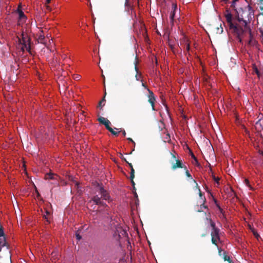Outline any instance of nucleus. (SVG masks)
Masks as SVG:
<instances>
[{
  "mask_svg": "<svg viewBox=\"0 0 263 263\" xmlns=\"http://www.w3.org/2000/svg\"><path fill=\"white\" fill-rule=\"evenodd\" d=\"M4 246H7V248H8V246L7 245V243L6 242L5 237H1L0 238V252L2 250V247Z\"/></svg>",
  "mask_w": 263,
  "mask_h": 263,
  "instance_id": "obj_12",
  "label": "nucleus"
},
{
  "mask_svg": "<svg viewBox=\"0 0 263 263\" xmlns=\"http://www.w3.org/2000/svg\"><path fill=\"white\" fill-rule=\"evenodd\" d=\"M185 170H186L185 174H186V176L188 177L189 178L192 179V176L190 174V173H189V171L186 168Z\"/></svg>",
  "mask_w": 263,
  "mask_h": 263,
  "instance_id": "obj_30",
  "label": "nucleus"
},
{
  "mask_svg": "<svg viewBox=\"0 0 263 263\" xmlns=\"http://www.w3.org/2000/svg\"><path fill=\"white\" fill-rule=\"evenodd\" d=\"M76 238L78 240H80L82 238V237L80 235V233H79V231H78L76 234Z\"/></svg>",
  "mask_w": 263,
  "mask_h": 263,
  "instance_id": "obj_26",
  "label": "nucleus"
},
{
  "mask_svg": "<svg viewBox=\"0 0 263 263\" xmlns=\"http://www.w3.org/2000/svg\"><path fill=\"white\" fill-rule=\"evenodd\" d=\"M125 8H127L128 6V0H125Z\"/></svg>",
  "mask_w": 263,
  "mask_h": 263,
  "instance_id": "obj_39",
  "label": "nucleus"
},
{
  "mask_svg": "<svg viewBox=\"0 0 263 263\" xmlns=\"http://www.w3.org/2000/svg\"><path fill=\"white\" fill-rule=\"evenodd\" d=\"M224 260H227L229 261V263H232V261L230 259L229 256H228L227 255H225L224 257Z\"/></svg>",
  "mask_w": 263,
  "mask_h": 263,
  "instance_id": "obj_29",
  "label": "nucleus"
},
{
  "mask_svg": "<svg viewBox=\"0 0 263 263\" xmlns=\"http://www.w3.org/2000/svg\"><path fill=\"white\" fill-rule=\"evenodd\" d=\"M25 49H26L29 53L31 54L30 44L27 45L26 46H22L21 48V50L23 52H24Z\"/></svg>",
  "mask_w": 263,
  "mask_h": 263,
  "instance_id": "obj_13",
  "label": "nucleus"
},
{
  "mask_svg": "<svg viewBox=\"0 0 263 263\" xmlns=\"http://www.w3.org/2000/svg\"><path fill=\"white\" fill-rule=\"evenodd\" d=\"M137 64H138V62L137 61H135V71H136V74L135 76V78L136 79L137 81H140L141 82H142V74L141 72H139V70H138V68L137 67Z\"/></svg>",
  "mask_w": 263,
  "mask_h": 263,
  "instance_id": "obj_8",
  "label": "nucleus"
},
{
  "mask_svg": "<svg viewBox=\"0 0 263 263\" xmlns=\"http://www.w3.org/2000/svg\"><path fill=\"white\" fill-rule=\"evenodd\" d=\"M205 236V234H202V235H201V236H202V237H204Z\"/></svg>",
  "mask_w": 263,
  "mask_h": 263,
  "instance_id": "obj_49",
  "label": "nucleus"
},
{
  "mask_svg": "<svg viewBox=\"0 0 263 263\" xmlns=\"http://www.w3.org/2000/svg\"><path fill=\"white\" fill-rule=\"evenodd\" d=\"M122 132L123 136L124 137H125V136H126V132H125V131L124 130H123L122 131Z\"/></svg>",
  "mask_w": 263,
  "mask_h": 263,
  "instance_id": "obj_42",
  "label": "nucleus"
},
{
  "mask_svg": "<svg viewBox=\"0 0 263 263\" xmlns=\"http://www.w3.org/2000/svg\"><path fill=\"white\" fill-rule=\"evenodd\" d=\"M130 179L132 185L134 187H135V182L134 181V179Z\"/></svg>",
  "mask_w": 263,
  "mask_h": 263,
  "instance_id": "obj_35",
  "label": "nucleus"
},
{
  "mask_svg": "<svg viewBox=\"0 0 263 263\" xmlns=\"http://www.w3.org/2000/svg\"><path fill=\"white\" fill-rule=\"evenodd\" d=\"M18 14L20 18H22L25 16L24 12L22 10L18 11Z\"/></svg>",
  "mask_w": 263,
  "mask_h": 263,
  "instance_id": "obj_24",
  "label": "nucleus"
},
{
  "mask_svg": "<svg viewBox=\"0 0 263 263\" xmlns=\"http://www.w3.org/2000/svg\"><path fill=\"white\" fill-rule=\"evenodd\" d=\"M245 181L246 185L248 186H250L249 181L248 179H246L245 180Z\"/></svg>",
  "mask_w": 263,
  "mask_h": 263,
  "instance_id": "obj_34",
  "label": "nucleus"
},
{
  "mask_svg": "<svg viewBox=\"0 0 263 263\" xmlns=\"http://www.w3.org/2000/svg\"><path fill=\"white\" fill-rule=\"evenodd\" d=\"M263 124V120L261 119H259L256 123H255V128L257 130H261L263 129L262 126Z\"/></svg>",
  "mask_w": 263,
  "mask_h": 263,
  "instance_id": "obj_11",
  "label": "nucleus"
},
{
  "mask_svg": "<svg viewBox=\"0 0 263 263\" xmlns=\"http://www.w3.org/2000/svg\"><path fill=\"white\" fill-rule=\"evenodd\" d=\"M107 130H109L112 135L116 136H118L119 133L121 132V131H119L118 132H116L110 127L108 128Z\"/></svg>",
  "mask_w": 263,
  "mask_h": 263,
  "instance_id": "obj_16",
  "label": "nucleus"
},
{
  "mask_svg": "<svg viewBox=\"0 0 263 263\" xmlns=\"http://www.w3.org/2000/svg\"><path fill=\"white\" fill-rule=\"evenodd\" d=\"M213 179L218 184H219V178L218 177H216L215 176L213 175Z\"/></svg>",
  "mask_w": 263,
  "mask_h": 263,
  "instance_id": "obj_28",
  "label": "nucleus"
},
{
  "mask_svg": "<svg viewBox=\"0 0 263 263\" xmlns=\"http://www.w3.org/2000/svg\"><path fill=\"white\" fill-rule=\"evenodd\" d=\"M194 182L196 183V186L198 189V190H199V196L200 197H201L202 196V192L199 188V186H198V183H197V182L195 180H194Z\"/></svg>",
  "mask_w": 263,
  "mask_h": 263,
  "instance_id": "obj_21",
  "label": "nucleus"
},
{
  "mask_svg": "<svg viewBox=\"0 0 263 263\" xmlns=\"http://www.w3.org/2000/svg\"><path fill=\"white\" fill-rule=\"evenodd\" d=\"M47 9L49 10V11H50L51 10V8H50L49 6H47Z\"/></svg>",
  "mask_w": 263,
  "mask_h": 263,
  "instance_id": "obj_45",
  "label": "nucleus"
},
{
  "mask_svg": "<svg viewBox=\"0 0 263 263\" xmlns=\"http://www.w3.org/2000/svg\"><path fill=\"white\" fill-rule=\"evenodd\" d=\"M135 177V170L134 168L130 169V179H134Z\"/></svg>",
  "mask_w": 263,
  "mask_h": 263,
  "instance_id": "obj_19",
  "label": "nucleus"
},
{
  "mask_svg": "<svg viewBox=\"0 0 263 263\" xmlns=\"http://www.w3.org/2000/svg\"><path fill=\"white\" fill-rule=\"evenodd\" d=\"M127 163H128V165L129 166V167H130V169L133 168V165L132 163H129L128 162H127Z\"/></svg>",
  "mask_w": 263,
  "mask_h": 263,
  "instance_id": "obj_41",
  "label": "nucleus"
},
{
  "mask_svg": "<svg viewBox=\"0 0 263 263\" xmlns=\"http://www.w3.org/2000/svg\"><path fill=\"white\" fill-rule=\"evenodd\" d=\"M106 95V91H105V95H104V98H103V99H102L101 101H100V102H99V106L100 107H102V103H103V102L105 101V97ZM104 104L103 105V106H104Z\"/></svg>",
  "mask_w": 263,
  "mask_h": 263,
  "instance_id": "obj_23",
  "label": "nucleus"
},
{
  "mask_svg": "<svg viewBox=\"0 0 263 263\" xmlns=\"http://www.w3.org/2000/svg\"><path fill=\"white\" fill-rule=\"evenodd\" d=\"M81 76L79 74H74L73 78L76 80H79L80 79Z\"/></svg>",
  "mask_w": 263,
  "mask_h": 263,
  "instance_id": "obj_27",
  "label": "nucleus"
},
{
  "mask_svg": "<svg viewBox=\"0 0 263 263\" xmlns=\"http://www.w3.org/2000/svg\"><path fill=\"white\" fill-rule=\"evenodd\" d=\"M176 163L173 164L172 166V168L174 170L177 169V168H184V169H186V166H184V165H183L182 163V161L181 160H176Z\"/></svg>",
  "mask_w": 263,
  "mask_h": 263,
  "instance_id": "obj_9",
  "label": "nucleus"
},
{
  "mask_svg": "<svg viewBox=\"0 0 263 263\" xmlns=\"http://www.w3.org/2000/svg\"><path fill=\"white\" fill-rule=\"evenodd\" d=\"M135 196L136 198H138V195L136 193H135Z\"/></svg>",
  "mask_w": 263,
  "mask_h": 263,
  "instance_id": "obj_48",
  "label": "nucleus"
},
{
  "mask_svg": "<svg viewBox=\"0 0 263 263\" xmlns=\"http://www.w3.org/2000/svg\"><path fill=\"white\" fill-rule=\"evenodd\" d=\"M209 221L211 227L212 228V232L211 233V241L213 245L218 246L217 242L220 241L219 232L220 230L216 227V224L214 221L211 218H206Z\"/></svg>",
  "mask_w": 263,
  "mask_h": 263,
  "instance_id": "obj_2",
  "label": "nucleus"
},
{
  "mask_svg": "<svg viewBox=\"0 0 263 263\" xmlns=\"http://www.w3.org/2000/svg\"><path fill=\"white\" fill-rule=\"evenodd\" d=\"M101 197H99L98 195L94 196L91 200L95 203L96 205H100V206H107V205L101 200Z\"/></svg>",
  "mask_w": 263,
  "mask_h": 263,
  "instance_id": "obj_6",
  "label": "nucleus"
},
{
  "mask_svg": "<svg viewBox=\"0 0 263 263\" xmlns=\"http://www.w3.org/2000/svg\"><path fill=\"white\" fill-rule=\"evenodd\" d=\"M223 1H225L226 3H228V0H223Z\"/></svg>",
  "mask_w": 263,
  "mask_h": 263,
  "instance_id": "obj_50",
  "label": "nucleus"
},
{
  "mask_svg": "<svg viewBox=\"0 0 263 263\" xmlns=\"http://www.w3.org/2000/svg\"><path fill=\"white\" fill-rule=\"evenodd\" d=\"M228 13L225 14L227 22L228 24L230 29L235 33L238 37H239L243 33H249L250 36H251V30L249 26H248L247 21L245 20L242 15L237 14L236 16L237 21L241 24L242 27L238 26L237 24H235L232 22V15L231 13L227 11Z\"/></svg>",
  "mask_w": 263,
  "mask_h": 263,
  "instance_id": "obj_1",
  "label": "nucleus"
},
{
  "mask_svg": "<svg viewBox=\"0 0 263 263\" xmlns=\"http://www.w3.org/2000/svg\"><path fill=\"white\" fill-rule=\"evenodd\" d=\"M259 2L261 5H262V7L260 8V10L263 11V0H259Z\"/></svg>",
  "mask_w": 263,
  "mask_h": 263,
  "instance_id": "obj_38",
  "label": "nucleus"
},
{
  "mask_svg": "<svg viewBox=\"0 0 263 263\" xmlns=\"http://www.w3.org/2000/svg\"><path fill=\"white\" fill-rule=\"evenodd\" d=\"M75 185H76V186H78V185H79V184H78V183L77 182H76L75 183Z\"/></svg>",
  "mask_w": 263,
  "mask_h": 263,
  "instance_id": "obj_47",
  "label": "nucleus"
},
{
  "mask_svg": "<svg viewBox=\"0 0 263 263\" xmlns=\"http://www.w3.org/2000/svg\"><path fill=\"white\" fill-rule=\"evenodd\" d=\"M192 157L194 159V161L195 162L196 165L199 166V163H198L197 158L195 156V155L193 153L192 154Z\"/></svg>",
  "mask_w": 263,
  "mask_h": 263,
  "instance_id": "obj_22",
  "label": "nucleus"
},
{
  "mask_svg": "<svg viewBox=\"0 0 263 263\" xmlns=\"http://www.w3.org/2000/svg\"><path fill=\"white\" fill-rule=\"evenodd\" d=\"M127 140H129V141H131L134 144V146H135V142L133 141V140L132 138H128Z\"/></svg>",
  "mask_w": 263,
  "mask_h": 263,
  "instance_id": "obj_36",
  "label": "nucleus"
},
{
  "mask_svg": "<svg viewBox=\"0 0 263 263\" xmlns=\"http://www.w3.org/2000/svg\"><path fill=\"white\" fill-rule=\"evenodd\" d=\"M46 215L48 216L50 214V213L48 211H46Z\"/></svg>",
  "mask_w": 263,
  "mask_h": 263,
  "instance_id": "obj_44",
  "label": "nucleus"
},
{
  "mask_svg": "<svg viewBox=\"0 0 263 263\" xmlns=\"http://www.w3.org/2000/svg\"><path fill=\"white\" fill-rule=\"evenodd\" d=\"M214 201H215V203L216 204V206L218 208V209L220 214L222 215V217L225 218L226 217H225V215H224V212L223 211L222 209L221 208L220 205L218 204L217 203V201H216V199H214Z\"/></svg>",
  "mask_w": 263,
  "mask_h": 263,
  "instance_id": "obj_14",
  "label": "nucleus"
},
{
  "mask_svg": "<svg viewBox=\"0 0 263 263\" xmlns=\"http://www.w3.org/2000/svg\"><path fill=\"white\" fill-rule=\"evenodd\" d=\"M253 71L257 74L258 77L259 78L260 77V73L256 66H254Z\"/></svg>",
  "mask_w": 263,
  "mask_h": 263,
  "instance_id": "obj_18",
  "label": "nucleus"
},
{
  "mask_svg": "<svg viewBox=\"0 0 263 263\" xmlns=\"http://www.w3.org/2000/svg\"><path fill=\"white\" fill-rule=\"evenodd\" d=\"M172 157H173V158H174V159H176V156H175L174 154H172Z\"/></svg>",
  "mask_w": 263,
  "mask_h": 263,
  "instance_id": "obj_46",
  "label": "nucleus"
},
{
  "mask_svg": "<svg viewBox=\"0 0 263 263\" xmlns=\"http://www.w3.org/2000/svg\"><path fill=\"white\" fill-rule=\"evenodd\" d=\"M98 120L100 123L104 125L107 129L108 128L110 127V124H111V123L108 119L102 117H100L98 119Z\"/></svg>",
  "mask_w": 263,
  "mask_h": 263,
  "instance_id": "obj_7",
  "label": "nucleus"
},
{
  "mask_svg": "<svg viewBox=\"0 0 263 263\" xmlns=\"http://www.w3.org/2000/svg\"><path fill=\"white\" fill-rule=\"evenodd\" d=\"M238 1V0H233L232 2H231V6L230 7L232 8L233 9H235V4L236 2Z\"/></svg>",
  "mask_w": 263,
  "mask_h": 263,
  "instance_id": "obj_20",
  "label": "nucleus"
},
{
  "mask_svg": "<svg viewBox=\"0 0 263 263\" xmlns=\"http://www.w3.org/2000/svg\"><path fill=\"white\" fill-rule=\"evenodd\" d=\"M205 198H204V201H203V203L200 205V209H197L196 211L198 212H202V208H204V209H208V206L206 205H204V202H205Z\"/></svg>",
  "mask_w": 263,
  "mask_h": 263,
  "instance_id": "obj_15",
  "label": "nucleus"
},
{
  "mask_svg": "<svg viewBox=\"0 0 263 263\" xmlns=\"http://www.w3.org/2000/svg\"><path fill=\"white\" fill-rule=\"evenodd\" d=\"M1 237H5L4 230L2 227L0 228V238Z\"/></svg>",
  "mask_w": 263,
  "mask_h": 263,
  "instance_id": "obj_25",
  "label": "nucleus"
},
{
  "mask_svg": "<svg viewBox=\"0 0 263 263\" xmlns=\"http://www.w3.org/2000/svg\"><path fill=\"white\" fill-rule=\"evenodd\" d=\"M18 41L22 46H26L27 45L30 44L31 39L27 34L25 33L23 31L21 33V37H17Z\"/></svg>",
  "mask_w": 263,
  "mask_h": 263,
  "instance_id": "obj_3",
  "label": "nucleus"
},
{
  "mask_svg": "<svg viewBox=\"0 0 263 263\" xmlns=\"http://www.w3.org/2000/svg\"><path fill=\"white\" fill-rule=\"evenodd\" d=\"M120 155H121V159H122V160H123L124 161H125L127 163L128 161H127V160H126V159L123 157V156L122 155V154H120Z\"/></svg>",
  "mask_w": 263,
  "mask_h": 263,
  "instance_id": "obj_37",
  "label": "nucleus"
},
{
  "mask_svg": "<svg viewBox=\"0 0 263 263\" xmlns=\"http://www.w3.org/2000/svg\"><path fill=\"white\" fill-rule=\"evenodd\" d=\"M51 0H46V4H49Z\"/></svg>",
  "mask_w": 263,
  "mask_h": 263,
  "instance_id": "obj_43",
  "label": "nucleus"
},
{
  "mask_svg": "<svg viewBox=\"0 0 263 263\" xmlns=\"http://www.w3.org/2000/svg\"><path fill=\"white\" fill-rule=\"evenodd\" d=\"M190 49V44H187L186 45V50L189 51Z\"/></svg>",
  "mask_w": 263,
  "mask_h": 263,
  "instance_id": "obj_40",
  "label": "nucleus"
},
{
  "mask_svg": "<svg viewBox=\"0 0 263 263\" xmlns=\"http://www.w3.org/2000/svg\"><path fill=\"white\" fill-rule=\"evenodd\" d=\"M99 193L101 194V198H103L104 200H107L109 199L110 196L107 192L106 190H104V189L102 186H99Z\"/></svg>",
  "mask_w": 263,
  "mask_h": 263,
  "instance_id": "obj_4",
  "label": "nucleus"
},
{
  "mask_svg": "<svg viewBox=\"0 0 263 263\" xmlns=\"http://www.w3.org/2000/svg\"><path fill=\"white\" fill-rule=\"evenodd\" d=\"M223 32V28L221 27V25H220V27H217L216 28V33L221 34Z\"/></svg>",
  "mask_w": 263,
  "mask_h": 263,
  "instance_id": "obj_17",
  "label": "nucleus"
},
{
  "mask_svg": "<svg viewBox=\"0 0 263 263\" xmlns=\"http://www.w3.org/2000/svg\"><path fill=\"white\" fill-rule=\"evenodd\" d=\"M58 176L53 173H47L45 175V179H51V180H58Z\"/></svg>",
  "mask_w": 263,
  "mask_h": 263,
  "instance_id": "obj_10",
  "label": "nucleus"
},
{
  "mask_svg": "<svg viewBox=\"0 0 263 263\" xmlns=\"http://www.w3.org/2000/svg\"><path fill=\"white\" fill-rule=\"evenodd\" d=\"M174 15H175L174 12H172L170 14V18L171 20H173L174 19Z\"/></svg>",
  "mask_w": 263,
  "mask_h": 263,
  "instance_id": "obj_32",
  "label": "nucleus"
},
{
  "mask_svg": "<svg viewBox=\"0 0 263 263\" xmlns=\"http://www.w3.org/2000/svg\"><path fill=\"white\" fill-rule=\"evenodd\" d=\"M142 86L145 89H146L147 90L149 89L147 87V86L143 82H142Z\"/></svg>",
  "mask_w": 263,
  "mask_h": 263,
  "instance_id": "obj_33",
  "label": "nucleus"
},
{
  "mask_svg": "<svg viewBox=\"0 0 263 263\" xmlns=\"http://www.w3.org/2000/svg\"><path fill=\"white\" fill-rule=\"evenodd\" d=\"M262 36H263V31L261 33Z\"/></svg>",
  "mask_w": 263,
  "mask_h": 263,
  "instance_id": "obj_51",
  "label": "nucleus"
},
{
  "mask_svg": "<svg viewBox=\"0 0 263 263\" xmlns=\"http://www.w3.org/2000/svg\"><path fill=\"white\" fill-rule=\"evenodd\" d=\"M148 91L149 92L148 95V102L151 104V106L152 107V109L153 110H155V102L156 101L155 98L154 97V93L150 90L149 89H148Z\"/></svg>",
  "mask_w": 263,
  "mask_h": 263,
  "instance_id": "obj_5",
  "label": "nucleus"
},
{
  "mask_svg": "<svg viewBox=\"0 0 263 263\" xmlns=\"http://www.w3.org/2000/svg\"><path fill=\"white\" fill-rule=\"evenodd\" d=\"M43 217L46 220V221L48 222V223H50L48 216L47 215H43Z\"/></svg>",
  "mask_w": 263,
  "mask_h": 263,
  "instance_id": "obj_31",
  "label": "nucleus"
}]
</instances>
